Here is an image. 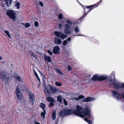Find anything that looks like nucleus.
<instances>
[{
    "instance_id": "20e7f679",
    "label": "nucleus",
    "mask_w": 124,
    "mask_h": 124,
    "mask_svg": "<svg viewBox=\"0 0 124 124\" xmlns=\"http://www.w3.org/2000/svg\"><path fill=\"white\" fill-rule=\"evenodd\" d=\"M119 93L115 91H112L111 93L112 96L114 97L117 100H119L120 99V95L122 98L124 100V92L121 90V91L119 90H117Z\"/></svg>"
},
{
    "instance_id": "864d4df0",
    "label": "nucleus",
    "mask_w": 124,
    "mask_h": 124,
    "mask_svg": "<svg viewBox=\"0 0 124 124\" xmlns=\"http://www.w3.org/2000/svg\"><path fill=\"white\" fill-rule=\"evenodd\" d=\"M113 75H114V76H115L114 74H113Z\"/></svg>"
},
{
    "instance_id": "de8ad7c7",
    "label": "nucleus",
    "mask_w": 124,
    "mask_h": 124,
    "mask_svg": "<svg viewBox=\"0 0 124 124\" xmlns=\"http://www.w3.org/2000/svg\"><path fill=\"white\" fill-rule=\"evenodd\" d=\"M42 79L43 80L45 81L46 79V77L45 76L43 75V78Z\"/></svg>"
},
{
    "instance_id": "c9c22d12",
    "label": "nucleus",
    "mask_w": 124,
    "mask_h": 124,
    "mask_svg": "<svg viewBox=\"0 0 124 124\" xmlns=\"http://www.w3.org/2000/svg\"><path fill=\"white\" fill-rule=\"evenodd\" d=\"M86 79L88 81H90L92 80V78L91 77L90 75L88 76L86 78Z\"/></svg>"
},
{
    "instance_id": "4468645a",
    "label": "nucleus",
    "mask_w": 124,
    "mask_h": 124,
    "mask_svg": "<svg viewBox=\"0 0 124 124\" xmlns=\"http://www.w3.org/2000/svg\"><path fill=\"white\" fill-rule=\"evenodd\" d=\"M59 115L60 117H61L67 115L66 108L62 110L60 112Z\"/></svg>"
},
{
    "instance_id": "49530a36",
    "label": "nucleus",
    "mask_w": 124,
    "mask_h": 124,
    "mask_svg": "<svg viewBox=\"0 0 124 124\" xmlns=\"http://www.w3.org/2000/svg\"><path fill=\"white\" fill-rule=\"evenodd\" d=\"M66 40H67V41H70L71 40V39L70 37H69L67 39H66Z\"/></svg>"
},
{
    "instance_id": "2eb2a0df",
    "label": "nucleus",
    "mask_w": 124,
    "mask_h": 124,
    "mask_svg": "<svg viewBox=\"0 0 124 124\" xmlns=\"http://www.w3.org/2000/svg\"><path fill=\"white\" fill-rule=\"evenodd\" d=\"M54 43L56 44H60L62 43V40L56 37L54 38Z\"/></svg>"
},
{
    "instance_id": "f8f14e48",
    "label": "nucleus",
    "mask_w": 124,
    "mask_h": 124,
    "mask_svg": "<svg viewBox=\"0 0 124 124\" xmlns=\"http://www.w3.org/2000/svg\"><path fill=\"white\" fill-rule=\"evenodd\" d=\"M8 75L7 73L5 74V76L4 74H1V78L2 80L4 81L8 82L10 80V77L8 76Z\"/></svg>"
},
{
    "instance_id": "79ce46f5",
    "label": "nucleus",
    "mask_w": 124,
    "mask_h": 124,
    "mask_svg": "<svg viewBox=\"0 0 124 124\" xmlns=\"http://www.w3.org/2000/svg\"><path fill=\"white\" fill-rule=\"evenodd\" d=\"M39 5L40 6L42 7L43 6V5L41 1H40L39 2Z\"/></svg>"
},
{
    "instance_id": "c03bdc74",
    "label": "nucleus",
    "mask_w": 124,
    "mask_h": 124,
    "mask_svg": "<svg viewBox=\"0 0 124 124\" xmlns=\"http://www.w3.org/2000/svg\"><path fill=\"white\" fill-rule=\"evenodd\" d=\"M58 27L60 29H61L62 27V24L61 23H59L58 25Z\"/></svg>"
},
{
    "instance_id": "ea45409f",
    "label": "nucleus",
    "mask_w": 124,
    "mask_h": 124,
    "mask_svg": "<svg viewBox=\"0 0 124 124\" xmlns=\"http://www.w3.org/2000/svg\"><path fill=\"white\" fill-rule=\"evenodd\" d=\"M39 25L38 22L37 21H35L34 23V25L35 26L37 27Z\"/></svg>"
},
{
    "instance_id": "a211bd4d",
    "label": "nucleus",
    "mask_w": 124,
    "mask_h": 124,
    "mask_svg": "<svg viewBox=\"0 0 124 124\" xmlns=\"http://www.w3.org/2000/svg\"><path fill=\"white\" fill-rule=\"evenodd\" d=\"M6 5L7 6H10L12 3V0H6Z\"/></svg>"
},
{
    "instance_id": "c85d7f7f",
    "label": "nucleus",
    "mask_w": 124,
    "mask_h": 124,
    "mask_svg": "<svg viewBox=\"0 0 124 124\" xmlns=\"http://www.w3.org/2000/svg\"><path fill=\"white\" fill-rule=\"evenodd\" d=\"M84 120L87 122L89 124H92V122L88 120L87 118H85L84 119Z\"/></svg>"
},
{
    "instance_id": "f257e3e1",
    "label": "nucleus",
    "mask_w": 124,
    "mask_h": 124,
    "mask_svg": "<svg viewBox=\"0 0 124 124\" xmlns=\"http://www.w3.org/2000/svg\"><path fill=\"white\" fill-rule=\"evenodd\" d=\"M76 109L75 111L72 109H68L66 108L67 115L70 114H74L78 116L83 118L87 116L89 119H93L92 116L91 114V110L90 108L88 107L85 108V112L84 109L78 105L76 106Z\"/></svg>"
},
{
    "instance_id": "aec40b11",
    "label": "nucleus",
    "mask_w": 124,
    "mask_h": 124,
    "mask_svg": "<svg viewBox=\"0 0 124 124\" xmlns=\"http://www.w3.org/2000/svg\"><path fill=\"white\" fill-rule=\"evenodd\" d=\"M16 80L18 81L19 83L21 84L22 82V79L19 76H17L16 78Z\"/></svg>"
},
{
    "instance_id": "412c9836",
    "label": "nucleus",
    "mask_w": 124,
    "mask_h": 124,
    "mask_svg": "<svg viewBox=\"0 0 124 124\" xmlns=\"http://www.w3.org/2000/svg\"><path fill=\"white\" fill-rule=\"evenodd\" d=\"M56 112L55 111H54L52 115V118L53 120H55L56 118Z\"/></svg>"
},
{
    "instance_id": "3c124183",
    "label": "nucleus",
    "mask_w": 124,
    "mask_h": 124,
    "mask_svg": "<svg viewBox=\"0 0 124 124\" xmlns=\"http://www.w3.org/2000/svg\"><path fill=\"white\" fill-rule=\"evenodd\" d=\"M83 36V35H80H80H75V36Z\"/></svg>"
},
{
    "instance_id": "c756f323",
    "label": "nucleus",
    "mask_w": 124,
    "mask_h": 124,
    "mask_svg": "<svg viewBox=\"0 0 124 124\" xmlns=\"http://www.w3.org/2000/svg\"><path fill=\"white\" fill-rule=\"evenodd\" d=\"M30 24L28 23H26L24 24V27L25 28H27L29 27L30 26Z\"/></svg>"
},
{
    "instance_id": "6ab92c4d",
    "label": "nucleus",
    "mask_w": 124,
    "mask_h": 124,
    "mask_svg": "<svg viewBox=\"0 0 124 124\" xmlns=\"http://www.w3.org/2000/svg\"><path fill=\"white\" fill-rule=\"evenodd\" d=\"M44 90L47 96H49L50 95V92L48 89L46 87H45Z\"/></svg>"
},
{
    "instance_id": "423d86ee",
    "label": "nucleus",
    "mask_w": 124,
    "mask_h": 124,
    "mask_svg": "<svg viewBox=\"0 0 124 124\" xmlns=\"http://www.w3.org/2000/svg\"><path fill=\"white\" fill-rule=\"evenodd\" d=\"M54 34L58 38H60L61 39H64L67 37V35L62 33L60 31H56L54 32Z\"/></svg>"
},
{
    "instance_id": "a18cd8bd",
    "label": "nucleus",
    "mask_w": 124,
    "mask_h": 124,
    "mask_svg": "<svg viewBox=\"0 0 124 124\" xmlns=\"http://www.w3.org/2000/svg\"><path fill=\"white\" fill-rule=\"evenodd\" d=\"M54 101H51L50 102V103L49 105L50 106H53L54 104L53 102Z\"/></svg>"
},
{
    "instance_id": "7c9ffc66",
    "label": "nucleus",
    "mask_w": 124,
    "mask_h": 124,
    "mask_svg": "<svg viewBox=\"0 0 124 124\" xmlns=\"http://www.w3.org/2000/svg\"><path fill=\"white\" fill-rule=\"evenodd\" d=\"M57 100L58 101L61 102L62 101V98L61 96L57 97Z\"/></svg>"
},
{
    "instance_id": "2f4dec72",
    "label": "nucleus",
    "mask_w": 124,
    "mask_h": 124,
    "mask_svg": "<svg viewBox=\"0 0 124 124\" xmlns=\"http://www.w3.org/2000/svg\"><path fill=\"white\" fill-rule=\"evenodd\" d=\"M58 18L60 19H62L63 18V15L62 13H60L58 15Z\"/></svg>"
},
{
    "instance_id": "7ed1b4c3",
    "label": "nucleus",
    "mask_w": 124,
    "mask_h": 124,
    "mask_svg": "<svg viewBox=\"0 0 124 124\" xmlns=\"http://www.w3.org/2000/svg\"><path fill=\"white\" fill-rule=\"evenodd\" d=\"M66 23L65 26V28L64 30V32L66 34H68L71 33L73 28V23L69 19H67L66 20Z\"/></svg>"
},
{
    "instance_id": "37998d69",
    "label": "nucleus",
    "mask_w": 124,
    "mask_h": 124,
    "mask_svg": "<svg viewBox=\"0 0 124 124\" xmlns=\"http://www.w3.org/2000/svg\"><path fill=\"white\" fill-rule=\"evenodd\" d=\"M63 99L64 100V103L65 105H67V104H68L67 102L66 101V100H65V99Z\"/></svg>"
},
{
    "instance_id": "a878e982",
    "label": "nucleus",
    "mask_w": 124,
    "mask_h": 124,
    "mask_svg": "<svg viewBox=\"0 0 124 124\" xmlns=\"http://www.w3.org/2000/svg\"><path fill=\"white\" fill-rule=\"evenodd\" d=\"M40 107L43 109V110H45V108L46 107V105L42 103H41L40 105Z\"/></svg>"
},
{
    "instance_id": "8fccbe9b",
    "label": "nucleus",
    "mask_w": 124,
    "mask_h": 124,
    "mask_svg": "<svg viewBox=\"0 0 124 124\" xmlns=\"http://www.w3.org/2000/svg\"><path fill=\"white\" fill-rule=\"evenodd\" d=\"M87 14H86V15H85V14H84L83 16H82V17H83V18Z\"/></svg>"
},
{
    "instance_id": "dca6fc26",
    "label": "nucleus",
    "mask_w": 124,
    "mask_h": 124,
    "mask_svg": "<svg viewBox=\"0 0 124 124\" xmlns=\"http://www.w3.org/2000/svg\"><path fill=\"white\" fill-rule=\"evenodd\" d=\"M44 58L45 60L47 61L48 62H51V59L50 57L46 55L45 54Z\"/></svg>"
},
{
    "instance_id": "6e6552de",
    "label": "nucleus",
    "mask_w": 124,
    "mask_h": 124,
    "mask_svg": "<svg viewBox=\"0 0 124 124\" xmlns=\"http://www.w3.org/2000/svg\"><path fill=\"white\" fill-rule=\"evenodd\" d=\"M20 86L18 85L16 91V93L18 99L21 100L23 98V94L20 91Z\"/></svg>"
},
{
    "instance_id": "b1692460",
    "label": "nucleus",
    "mask_w": 124,
    "mask_h": 124,
    "mask_svg": "<svg viewBox=\"0 0 124 124\" xmlns=\"http://www.w3.org/2000/svg\"><path fill=\"white\" fill-rule=\"evenodd\" d=\"M15 5L17 7V9H19L20 8V7L19 6L20 5V3L17 2V0L16 1Z\"/></svg>"
},
{
    "instance_id": "6e6d98bb",
    "label": "nucleus",
    "mask_w": 124,
    "mask_h": 124,
    "mask_svg": "<svg viewBox=\"0 0 124 124\" xmlns=\"http://www.w3.org/2000/svg\"><path fill=\"white\" fill-rule=\"evenodd\" d=\"M113 72H112V74H113Z\"/></svg>"
},
{
    "instance_id": "393cba45",
    "label": "nucleus",
    "mask_w": 124,
    "mask_h": 124,
    "mask_svg": "<svg viewBox=\"0 0 124 124\" xmlns=\"http://www.w3.org/2000/svg\"><path fill=\"white\" fill-rule=\"evenodd\" d=\"M43 110V112H41V116H42L43 118L45 117V115L46 114V111L45 110Z\"/></svg>"
},
{
    "instance_id": "58836bf2",
    "label": "nucleus",
    "mask_w": 124,
    "mask_h": 124,
    "mask_svg": "<svg viewBox=\"0 0 124 124\" xmlns=\"http://www.w3.org/2000/svg\"><path fill=\"white\" fill-rule=\"evenodd\" d=\"M84 98V96L82 95H79L78 97V98L79 99H81Z\"/></svg>"
},
{
    "instance_id": "9b49d317",
    "label": "nucleus",
    "mask_w": 124,
    "mask_h": 124,
    "mask_svg": "<svg viewBox=\"0 0 124 124\" xmlns=\"http://www.w3.org/2000/svg\"><path fill=\"white\" fill-rule=\"evenodd\" d=\"M53 52L55 54H60V49L58 46H55L53 49Z\"/></svg>"
},
{
    "instance_id": "5fc2aeb1",
    "label": "nucleus",
    "mask_w": 124,
    "mask_h": 124,
    "mask_svg": "<svg viewBox=\"0 0 124 124\" xmlns=\"http://www.w3.org/2000/svg\"><path fill=\"white\" fill-rule=\"evenodd\" d=\"M91 10H90V11H91Z\"/></svg>"
},
{
    "instance_id": "ddd939ff",
    "label": "nucleus",
    "mask_w": 124,
    "mask_h": 124,
    "mask_svg": "<svg viewBox=\"0 0 124 124\" xmlns=\"http://www.w3.org/2000/svg\"><path fill=\"white\" fill-rule=\"evenodd\" d=\"M95 98L93 97H89L84 99L82 101L83 102H89L94 100Z\"/></svg>"
},
{
    "instance_id": "a19ab883",
    "label": "nucleus",
    "mask_w": 124,
    "mask_h": 124,
    "mask_svg": "<svg viewBox=\"0 0 124 124\" xmlns=\"http://www.w3.org/2000/svg\"><path fill=\"white\" fill-rule=\"evenodd\" d=\"M68 70L69 71H70L72 69V68L71 66L70 65H69L68 66Z\"/></svg>"
},
{
    "instance_id": "5701e85b",
    "label": "nucleus",
    "mask_w": 124,
    "mask_h": 124,
    "mask_svg": "<svg viewBox=\"0 0 124 124\" xmlns=\"http://www.w3.org/2000/svg\"><path fill=\"white\" fill-rule=\"evenodd\" d=\"M47 100L49 102L54 101V100L53 98L50 97H47Z\"/></svg>"
},
{
    "instance_id": "f704fd0d",
    "label": "nucleus",
    "mask_w": 124,
    "mask_h": 124,
    "mask_svg": "<svg viewBox=\"0 0 124 124\" xmlns=\"http://www.w3.org/2000/svg\"><path fill=\"white\" fill-rule=\"evenodd\" d=\"M56 70L57 71V72L59 73V74H61V75H63V74L62 73V71L60 70L59 69H56Z\"/></svg>"
},
{
    "instance_id": "e433bc0d",
    "label": "nucleus",
    "mask_w": 124,
    "mask_h": 124,
    "mask_svg": "<svg viewBox=\"0 0 124 124\" xmlns=\"http://www.w3.org/2000/svg\"><path fill=\"white\" fill-rule=\"evenodd\" d=\"M31 55L32 56H33L35 58H37V55L34 54L32 52H31Z\"/></svg>"
},
{
    "instance_id": "9d476101",
    "label": "nucleus",
    "mask_w": 124,
    "mask_h": 124,
    "mask_svg": "<svg viewBox=\"0 0 124 124\" xmlns=\"http://www.w3.org/2000/svg\"><path fill=\"white\" fill-rule=\"evenodd\" d=\"M6 14L11 18L14 19L15 18V14L13 11L11 10H8Z\"/></svg>"
},
{
    "instance_id": "72a5a7b5",
    "label": "nucleus",
    "mask_w": 124,
    "mask_h": 124,
    "mask_svg": "<svg viewBox=\"0 0 124 124\" xmlns=\"http://www.w3.org/2000/svg\"><path fill=\"white\" fill-rule=\"evenodd\" d=\"M52 51L51 49H49L47 50V52L49 53L50 55H52L53 54Z\"/></svg>"
},
{
    "instance_id": "f03ea898",
    "label": "nucleus",
    "mask_w": 124,
    "mask_h": 124,
    "mask_svg": "<svg viewBox=\"0 0 124 124\" xmlns=\"http://www.w3.org/2000/svg\"><path fill=\"white\" fill-rule=\"evenodd\" d=\"M110 83L108 85H113L114 87L116 89L120 90L124 92V83H121L119 82H116V81L114 80L113 82L111 78L110 80L109 81Z\"/></svg>"
},
{
    "instance_id": "473e14b6",
    "label": "nucleus",
    "mask_w": 124,
    "mask_h": 124,
    "mask_svg": "<svg viewBox=\"0 0 124 124\" xmlns=\"http://www.w3.org/2000/svg\"><path fill=\"white\" fill-rule=\"evenodd\" d=\"M4 32L6 33V34L7 35V36L9 38H11V36L10 35V34L9 33V31H5Z\"/></svg>"
},
{
    "instance_id": "cd10ccee",
    "label": "nucleus",
    "mask_w": 124,
    "mask_h": 124,
    "mask_svg": "<svg viewBox=\"0 0 124 124\" xmlns=\"http://www.w3.org/2000/svg\"><path fill=\"white\" fill-rule=\"evenodd\" d=\"M55 85L58 86H60L62 85V84L60 82H57L55 83Z\"/></svg>"
},
{
    "instance_id": "f3484780",
    "label": "nucleus",
    "mask_w": 124,
    "mask_h": 124,
    "mask_svg": "<svg viewBox=\"0 0 124 124\" xmlns=\"http://www.w3.org/2000/svg\"><path fill=\"white\" fill-rule=\"evenodd\" d=\"M102 0H101L97 4H95L93 5H91L89 6H87L86 7V8H90L95 6L97 5V6H98V5L99 4L101 1Z\"/></svg>"
},
{
    "instance_id": "39448f33",
    "label": "nucleus",
    "mask_w": 124,
    "mask_h": 124,
    "mask_svg": "<svg viewBox=\"0 0 124 124\" xmlns=\"http://www.w3.org/2000/svg\"><path fill=\"white\" fill-rule=\"evenodd\" d=\"M108 78V77L106 76L99 75L98 74H95L94 75L92 78V80L94 81H102Z\"/></svg>"
},
{
    "instance_id": "0eeeda50",
    "label": "nucleus",
    "mask_w": 124,
    "mask_h": 124,
    "mask_svg": "<svg viewBox=\"0 0 124 124\" xmlns=\"http://www.w3.org/2000/svg\"><path fill=\"white\" fill-rule=\"evenodd\" d=\"M28 101L31 103V105H33L35 100V96L34 94L32 92H29L28 93Z\"/></svg>"
},
{
    "instance_id": "bb28decb",
    "label": "nucleus",
    "mask_w": 124,
    "mask_h": 124,
    "mask_svg": "<svg viewBox=\"0 0 124 124\" xmlns=\"http://www.w3.org/2000/svg\"><path fill=\"white\" fill-rule=\"evenodd\" d=\"M34 74H35V76H36L37 78V79H38V80L40 82V78H39V77L38 75L37 74V73L35 71H34Z\"/></svg>"
},
{
    "instance_id": "09e8293b",
    "label": "nucleus",
    "mask_w": 124,
    "mask_h": 124,
    "mask_svg": "<svg viewBox=\"0 0 124 124\" xmlns=\"http://www.w3.org/2000/svg\"><path fill=\"white\" fill-rule=\"evenodd\" d=\"M34 124H40L39 123L37 122V121H35L34 122Z\"/></svg>"
},
{
    "instance_id": "4be33fe9",
    "label": "nucleus",
    "mask_w": 124,
    "mask_h": 124,
    "mask_svg": "<svg viewBox=\"0 0 124 124\" xmlns=\"http://www.w3.org/2000/svg\"><path fill=\"white\" fill-rule=\"evenodd\" d=\"M74 31L76 33L79 32L80 31L79 27L78 26H76L74 28Z\"/></svg>"
},
{
    "instance_id": "1a4fd4ad",
    "label": "nucleus",
    "mask_w": 124,
    "mask_h": 124,
    "mask_svg": "<svg viewBox=\"0 0 124 124\" xmlns=\"http://www.w3.org/2000/svg\"><path fill=\"white\" fill-rule=\"evenodd\" d=\"M48 85L49 88L50 92L52 93H55L57 91H59V89H58L55 86H52L51 85Z\"/></svg>"
},
{
    "instance_id": "603ef678",
    "label": "nucleus",
    "mask_w": 124,
    "mask_h": 124,
    "mask_svg": "<svg viewBox=\"0 0 124 124\" xmlns=\"http://www.w3.org/2000/svg\"><path fill=\"white\" fill-rule=\"evenodd\" d=\"M2 59V58L0 56V60H1Z\"/></svg>"
},
{
    "instance_id": "4c0bfd02",
    "label": "nucleus",
    "mask_w": 124,
    "mask_h": 124,
    "mask_svg": "<svg viewBox=\"0 0 124 124\" xmlns=\"http://www.w3.org/2000/svg\"><path fill=\"white\" fill-rule=\"evenodd\" d=\"M67 43V40H65L63 42V45H66Z\"/></svg>"
}]
</instances>
